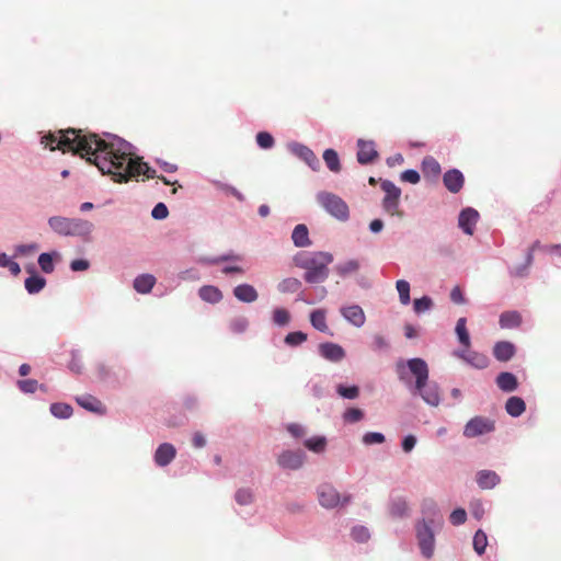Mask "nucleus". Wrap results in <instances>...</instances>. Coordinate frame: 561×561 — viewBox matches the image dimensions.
<instances>
[{
  "label": "nucleus",
  "instance_id": "obj_1",
  "mask_svg": "<svg viewBox=\"0 0 561 561\" xmlns=\"http://www.w3.org/2000/svg\"><path fill=\"white\" fill-rule=\"evenodd\" d=\"M42 144L50 150L72 151L87 161L95 164L104 174H111L118 183L127 182L144 175L146 179L156 178V170L144 162L140 157H133L126 142H106L95 134H83L81 129L68 128L57 134H48L42 138Z\"/></svg>",
  "mask_w": 561,
  "mask_h": 561
},
{
  "label": "nucleus",
  "instance_id": "obj_2",
  "mask_svg": "<svg viewBox=\"0 0 561 561\" xmlns=\"http://www.w3.org/2000/svg\"><path fill=\"white\" fill-rule=\"evenodd\" d=\"M296 265L306 270L305 280L310 284L324 282L329 276V264L333 255L329 252H305L295 257Z\"/></svg>",
  "mask_w": 561,
  "mask_h": 561
},
{
  "label": "nucleus",
  "instance_id": "obj_3",
  "mask_svg": "<svg viewBox=\"0 0 561 561\" xmlns=\"http://www.w3.org/2000/svg\"><path fill=\"white\" fill-rule=\"evenodd\" d=\"M396 373L400 381L409 389L413 386L421 387L430 377L427 363L422 358H411L408 360H398L396 364Z\"/></svg>",
  "mask_w": 561,
  "mask_h": 561
},
{
  "label": "nucleus",
  "instance_id": "obj_4",
  "mask_svg": "<svg viewBox=\"0 0 561 561\" xmlns=\"http://www.w3.org/2000/svg\"><path fill=\"white\" fill-rule=\"evenodd\" d=\"M50 229L65 237H79L84 240L89 239L94 229V225L83 218H68L64 216H53L48 219Z\"/></svg>",
  "mask_w": 561,
  "mask_h": 561
},
{
  "label": "nucleus",
  "instance_id": "obj_5",
  "mask_svg": "<svg viewBox=\"0 0 561 561\" xmlns=\"http://www.w3.org/2000/svg\"><path fill=\"white\" fill-rule=\"evenodd\" d=\"M318 203L334 218L346 221L350 217L347 204L337 195L329 192H320L317 195Z\"/></svg>",
  "mask_w": 561,
  "mask_h": 561
},
{
  "label": "nucleus",
  "instance_id": "obj_6",
  "mask_svg": "<svg viewBox=\"0 0 561 561\" xmlns=\"http://www.w3.org/2000/svg\"><path fill=\"white\" fill-rule=\"evenodd\" d=\"M381 190L385 192L382 198L383 210L390 216L403 217V211L400 209L401 190L389 180L381 182Z\"/></svg>",
  "mask_w": 561,
  "mask_h": 561
},
{
  "label": "nucleus",
  "instance_id": "obj_7",
  "mask_svg": "<svg viewBox=\"0 0 561 561\" xmlns=\"http://www.w3.org/2000/svg\"><path fill=\"white\" fill-rule=\"evenodd\" d=\"M416 537L422 554L430 559L434 554L435 538L430 525L425 522L417 524Z\"/></svg>",
  "mask_w": 561,
  "mask_h": 561
},
{
  "label": "nucleus",
  "instance_id": "obj_8",
  "mask_svg": "<svg viewBox=\"0 0 561 561\" xmlns=\"http://www.w3.org/2000/svg\"><path fill=\"white\" fill-rule=\"evenodd\" d=\"M495 428L494 421L483 416H474L467 422L463 428V435L473 438L493 432Z\"/></svg>",
  "mask_w": 561,
  "mask_h": 561
},
{
  "label": "nucleus",
  "instance_id": "obj_9",
  "mask_svg": "<svg viewBox=\"0 0 561 561\" xmlns=\"http://www.w3.org/2000/svg\"><path fill=\"white\" fill-rule=\"evenodd\" d=\"M410 391L413 396L419 394L428 405L437 407L440 402L438 386L435 382H430L428 379L421 387L413 386Z\"/></svg>",
  "mask_w": 561,
  "mask_h": 561
},
{
  "label": "nucleus",
  "instance_id": "obj_10",
  "mask_svg": "<svg viewBox=\"0 0 561 561\" xmlns=\"http://www.w3.org/2000/svg\"><path fill=\"white\" fill-rule=\"evenodd\" d=\"M319 503L325 508H334L341 503V494L330 484H322L318 489Z\"/></svg>",
  "mask_w": 561,
  "mask_h": 561
},
{
  "label": "nucleus",
  "instance_id": "obj_11",
  "mask_svg": "<svg viewBox=\"0 0 561 561\" xmlns=\"http://www.w3.org/2000/svg\"><path fill=\"white\" fill-rule=\"evenodd\" d=\"M357 161L360 164L373 163L378 158V152L374 141L359 139L357 141Z\"/></svg>",
  "mask_w": 561,
  "mask_h": 561
},
{
  "label": "nucleus",
  "instance_id": "obj_12",
  "mask_svg": "<svg viewBox=\"0 0 561 561\" xmlns=\"http://www.w3.org/2000/svg\"><path fill=\"white\" fill-rule=\"evenodd\" d=\"M340 312L346 321L356 328H360L365 324L366 316L363 308L358 305L342 307Z\"/></svg>",
  "mask_w": 561,
  "mask_h": 561
},
{
  "label": "nucleus",
  "instance_id": "obj_13",
  "mask_svg": "<svg viewBox=\"0 0 561 561\" xmlns=\"http://www.w3.org/2000/svg\"><path fill=\"white\" fill-rule=\"evenodd\" d=\"M304 459V453L286 450L279 455L277 462L284 469L296 470L302 466Z\"/></svg>",
  "mask_w": 561,
  "mask_h": 561
},
{
  "label": "nucleus",
  "instance_id": "obj_14",
  "mask_svg": "<svg viewBox=\"0 0 561 561\" xmlns=\"http://www.w3.org/2000/svg\"><path fill=\"white\" fill-rule=\"evenodd\" d=\"M479 219V213L473 208H466L459 215V227L467 234H472L476 224Z\"/></svg>",
  "mask_w": 561,
  "mask_h": 561
},
{
  "label": "nucleus",
  "instance_id": "obj_15",
  "mask_svg": "<svg viewBox=\"0 0 561 561\" xmlns=\"http://www.w3.org/2000/svg\"><path fill=\"white\" fill-rule=\"evenodd\" d=\"M455 354L477 369H484L489 365V358L484 354L478 352H469L466 348L463 351H458Z\"/></svg>",
  "mask_w": 561,
  "mask_h": 561
},
{
  "label": "nucleus",
  "instance_id": "obj_16",
  "mask_svg": "<svg viewBox=\"0 0 561 561\" xmlns=\"http://www.w3.org/2000/svg\"><path fill=\"white\" fill-rule=\"evenodd\" d=\"M319 352L322 357L335 363L341 362L345 357L343 347L331 342L320 344Z\"/></svg>",
  "mask_w": 561,
  "mask_h": 561
},
{
  "label": "nucleus",
  "instance_id": "obj_17",
  "mask_svg": "<svg viewBox=\"0 0 561 561\" xmlns=\"http://www.w3.org/2000/svg\"><path fill=\"white\" fill-rule=\"evenodd\" d=\"M175 455L176 450L174 446L169 443H163L154 453V461L158 466L164 467L175 458Z\"/></svg>",
  "mask_w": 561,
  "mask_h": 561
},
{
  "label": "nucleus",
  "instance_id": "obj_18",
  "mask_svg": "<svg viewBox=\"0 0 561 561\" xmlns=\"http://www.w3.org/2000/svg\"><path fill=\"white\" fill-rule=\"evenodd\" d=\"M444 185L451 193H458L463 186V175L459 170L453 169L444 174Z\"/></svg>",
  "mask_w": 561,
  "mask_h": 561
},
{
  "label": "nucleus",
  "instance_id": "obj_19",
  "mask_svg": "<svg viewBox=\"0 0 561 561\" xmlns=\"http://www.w3.org/2000/svg\"><path fill=\"white\" fill-rule=\"evenodd\" d=\"M76 402L88 411L99 414L105 413V408L102 402L91 394L79 396L76 398Z\"/></svg>",
  "mask_w": 561,
  "mask_h": 561
},
{
  "label": "nucleus",
  "instance_id": "obj_20",
  "mask_svg": "<svg viewBox=\"0 0 561 561\" xmlns=\"http://www.w3.org/2000/svg\"><path fill=\"white\" fill-rule=\"evenodd\" d=\"M294 152L302 159L312 170H318L320 167V161L314 152L304 145H296L294 147Z\"/></svg>",
  "mask_w": 561,
  "mask_h": 561
},
{
  "label": "nucleus",
  "instance_id": "obj_21",
  "mask_svg": "<svg viewBox=\"0 0 561 561\" xmlns=\"http://www.w3.org/2000/svg\"><path fill=\"white\" fill-rule=\"evenodd\" d=\"M515 354V346L507 341L497 342L493 347V355L500 362L510 360Z\"/></svg>",
  "mask_w": 561,
  "mask_h": 561
},
{
  "label": "nucleus",
  "instance_id": "obj_22",
  "mask_svg": "<svg viewBox=\"0 0 561 561\" xmlns=\"http://www.w3.org/2000/svg\"><path fill=\"white\" fill-rule=\"evenodd\" d=\"M233 295L238 300L248 304L255 301L259 297L256 289L249 284H241L234 287Z\"/></svg>",
  "mask_w": 561,
  "mask_h": 561
},
{
  "label": "nucleus",
  "instance_id": "obj_23",
  "mask_svg": "<svg viewBox=\"0 0 561 561\" xmlns=\"http://www.w3.org/2000/svg\"><path fill=\"white\" fill-rule=\"evenodd\" d=\"M496 385L502 391L512 392L517 389L518 381L514 374L504 371L497 375Z\"/></svg>",
  "mask_w": 561,
  "mask_h": 561
},
{
  "label": "nucleus",
  "instance_id": "obj_24",
  "mask_svg": "<svg viewBox=\"0 0 561 561\" xmlns=\"http://www.w3.org/2000/svg\"><path fill=\"white\" fill-rule=\"evenodd\" d=\"M477 482L481 489H492L500 483V477L495 471L481 470L477 474Z\"/></svg>",
  "mask_w": 561,
  "mask_h": 561
},
{
  "label": "nucleus",
  "instance_id": "obj_25",
  "mask_svg": "<svg viewBox=\"0 0 561 561\" xmlns=\"http://www.w3.org/2000/svg\"><path fill=\"white\" fill-rule=\"evenodd\" d=\"M440 164L435 158L427 156L423 159L422 172L425 178L436 179L440 174Z\"/></svg>",
  "mask_w": 561,
  "mask_h": 561
},
{
  "label": "nucleus",
  "instance_id": "obj_26",
  "mask_svg": "<svg viewBox=\"0 0 561 561\" xmlns=\"http://www.w3.org/2000/svg\"><path fill=\"white\" fill-rule=\"evenodd\" d=\"M156 284V277L151 274H142L135 278L134 288L140 294H148Z\"/></svg>",
  "mask_w": 561,
  "mask_h": 561
},
{
  "label": "nucleus",
  "instance_id": "obj_27",
  "mask_svg": "<svg viewBox=\"0 0 561 561\" xmlns=\"http://www.w3.org/2000/svg\"><path fill=\"white\" fill-rule=\"evenodd\" d=\"M499 322L502 329L518 328L522 323V316L517 311H505L500 316Z\"/></svg>",
  "mask_w": 561,
  "mask_h": 561
},
{
  "label": "nucleus",
  "instance_id": "obj_28",
  "mask_svg": "<svg viewBox=\"0 0 561 561\" xmlns=\"http://www.w3.org/2000/svg\"><path fill=\"white\" fill-rule=\"evenodd\" d=\"M293 242L296 247L304 248L309 245V232L307 226L300 224L297 225L291 234Z\"/></svg>",
  "mask_w": 561,
  "mask_h": 561
},
{
  "label": "nucleus",
  "instance_id": "obj_29",
  "mask_svg": "<svg viewBox=\"0 0 561 561\" xmlns=\"http://www.w3.org/2000/svg\"><path fill=\"white\" fill-rule=\"evenodd\" d=\"M505 410L511 416L517 417L525 412L526 404L522 398L511 397L505 403Z\"/></svg>",
  "mask_w": 561,
  "mask_h": 561
},
{
  "label": "nucleus",
  "instance_id": "obj_30",
  "mask_svg": "<svg viewBox=\"0 0 561 561\" xmlns=\"http://www.w3.org/2000/svg\"><path fill=\"white\" fill-rule=\"evenodd\" d=\"M199 297L207 302L217 304L222 299L221 291L215 286H203L198 291Z\"/></svg>",
  "mask_w": 561,
  "mask_h": 561
},
{
  "label": "nucleus",
  "instance_id": "obj_31",
  "mask_svg": "<svg viewBox=\"0 0 561 561\" xmlns=\"http://www.w3.org/2000/svg\"><path fill=\"white\" fill-rule=\"evenodd\" d=\"M310 322L312 327L320 332H328L327 312L323 309L313 310L310 313Z\"/></svg>",
  "mask_w": 561,
  "mask_h": 561
},
{
  "label": "nucleus",
  "instance_id": "obj_32",
  "mask_svg": "<svg viewBox=\"0 0 561 561\" xmlns=\"http://www.w3.org/2000/svg\"><path fill=\"white\" fill-rule=\"evenodd\" d=\"M25 289L28 294L39 293L46 285V279L38 275H32L25 279Z\"/></svg>",
  "mask_w": 561,
  "mask_h": 561
},
{
  "label": "nucleus",
  "instance_id": "obj_33",
  "mask_svg": "<svg viewBox=\"0 0 561 561\" xmlns=\"http://www.w3.org/2000/svg\"><path fill=\"white\" fill-rule=\"evenodd\" d=\"M323 160L330 171L335 173L341 171L339 154L334 149H327L323 152Z\"/></svg>",
  "mask_w": 561,
  "mask_h": 561
},
{
  "label": "nucleus",
  "instance_id": "obj_34",
  "mask_svg": "<svg viewBox=\"0 0 561 561\" xmlns=\"http://www.w3.org/2000/svg\"><path fill=\"white\" fill-rule=\"evenodd\" d=\"M50 413L58 419H69L72 415V407L68 403H53L50 404Z\"/></svg>",
  "mask_w": 561,
  "mask_h": 561
},
{
  "label": "nucleus",
  "instance_id": "obj_35",
  "mask_svg": "<svg viewBox=\"0 0 561 561\" xmlns=\"http://www.w3.org/2000/svg\"><path fill=\"white\" fill-rule=\"evenodd\" d=\"M466 318H459L456 323V334L458 336L459 342L466 347L470 346V336L468 330L466 328Z\"/></svg>",
  "mask_w": 561,
  "mask_h": 561
},
{
  "label": "nucleus",
  "instance_id": "obj_36",
  "mask_svg": "<svg viewBox=\"0 0 561 561\" xmlns=\"http://www.w3.org/2000/svg\"><path fill=\"white\" fill-rule=\"evenodd\" d=\"M300 287L301 282L295 277L285 278L277 285V289L284 294L296 293L299 290Z\"/></svg>",
  "mask_w": 561,
  "mask_h": 561
},
{
  "label": "nucleus",
  "instance_id": "obj_37",
  "mask_svg": "<svg viewBox=\"0 0 561 561\" xmlns=\"http://www.w3.org/2000/svg\"><path fill=\"white\" fill-rule=\"evenodd\" d=\"M540 241H535L528 249V253H527V256H526V263L523 267H518V268H515V271L513 272V274L515 276H524L525 274V271L533 264V260H534V252L538 249H540Z\"/></svg>",
  "mask_w": 561,
  "mask_h": 561
},
{
  "label": "nucleus",
  "instance_id": "obj_38",
  "mask_svg": "<svg viewBox=\"0 0 561 561\" xmlns=\"http://www.w3.org/2000/svg\"><path fill=\"white\" fill-rule=\"evenodd\" d=\"M359 270V263L356 260H350L335 266L336 273L345 277L348 274H353Z\"/></svg>",
  "mask_w": 561,
  "mask_h": 561
},
{
  "label": "nucleus",
  "instance_id": "obj_39",
  "mask_svg": "<svg viewBox=\"0 0 561 561\" xmlns=\"http://www.w3.org/2000/svg\"><path fill=\"white\" fill-rule=\"evenodd\" d=\"M54 256H59V254L57 252L42 253L38 256V264L41 266V270L44 273L49 274L54 271V263H53Z\"/></svg>",
  "mask_w": 561,
  "mask_h": 561
},
{
  "label": "nucleus",
  "instance_id": "obj_40",
  "mask_svg": "<svg viewBox=\"0 0 561 561\" xmlns=\"http://www.w3.org/2000/svg\"><path fill=\"white\" fill-rule=\"evenodd\" d=\"M486 546H488L486 534L481 529L477 530V533L474 534V537H473L474 551L481 556L482 553H484Z\"/></svg>",
  "mask_w": 561,
  "mask_h": 561
},
{
  "label": "nucleus",
  "instance_id": "obj_41",
  "mask_svg": "<svg viewBox=\"0 0 561 561\" xmlns=\"http://www.w3.org/2000/svg\"><path fill=\"white\" fill-rule=\"evenodd\" d=\"M248 325H249V321L243 316L234 317L229 322L230 330L237 334L243 333L248 329Z\"/></svg>",
  "mask_w": 561,
  "mask_h": 561
},
{
  "label": "nucleus",
  "instance_id": "obj_42",
  "mask_svg": "<svg viewBox=\"0 0 561 561\" xmlns=\"http://www.w3.org/2000/svg\"><path fill=\"white\" fill-rule=\"evenodd\" d=\"M396 287L399 293L400 302L408 305L410 302V284L404 279H399Z\"/></svg>",
  "mask_w": 561,
  "mask_h": 561
},
{
  "label": "nucleus",
  "instance_id": "obj_43",
  "mask_svg": "<svg viewBox=\"0 0 561 561\" xmlns=\"http://www.w3.org/2000/svg\"><path fill=\"white\" fill-rule=\"evenodd\" d=\"M408 512V504L403 499H397L391 502L390 514L394 517H402Z\"/></svg>",
  "mask_w": 561,
  "mask_h": 561
},
{
  "label": "nucleus",
  "instance_id": "obj_44",
  "mask_svg": "<svg viewBox=\"0 0 561 561\" xmlns=\"http://www.w3.org/2000/svg\"><path fill=\"white\" fill-rule=\"evenodd\" d=\"M290 321V313L285 308H276L273 311V322L276 325L284 327Z\"/></svg>",
  "mask_w": 561,
  "mask_h": 561
},
{
  "label": "nucleus",
  "instance_id": "obj_45",
  "mask_svg": "<svg viewBox=\"0 0 561 561\" xmlns=\"http://www.w3.org/2000/svg\"><path fill=\"white\" fill-rule=\"evenodd\" d=\"M327 439L324 437H312L305 442V446L314 453H321L324 450Z\"/></svg>",
  "mask_w": 561,
  "mask_h": 561
},
{
  "label": "nucleus",
  "instance_id": "obj_46",
  "mask_svg": "<svg viewBox=\"0 0 561 561\" xmlns=\"http://www.w3.org/2000/svg\"><path fill=\"white\" fill-rule=\"evenodd\" d=\"M307 341V334L301 331L290 332L285 336V343L289 346H298Z\"/></svg>",
  "mask_w": 561,
  "mask_h": 561
},
{
  "label": "nucleus",
  "instance_id": "obj_47",
  "mask_svg": "<svg viewBox=\"0 0 561 561\" xmlns=\"http://www.w3.org/2000/svg\"><path fill=\"white\" fill-rule=\"evenodd\" d=\"M433 306V300L427 297L423 296L422 298L414 299L413 301V309L416 313H422L427 310H430Z\"/></svg>",
  "mask_w": 561,
  "mask_h": 561
},
{
  "label": "nucleus",
  "instance_id": "obj_48",
  "mask_svg": "<svg viewBox=\"0 0 561 561\" xmlns=\"http://www.w3.org/2000/svg\"><path fill=\"white\" fill-rule=\"evenodd\" d=\"M18 387L24 393H34L38 388H43L35 379L19 380Z\"/></svg>",
  "mask_w": 561,
  "mask_h": 561
},
{
  "label": "nucleus",
  "instance_id": "obj_49",
  "mask_svg": "<svg viewBox=\"0 0 561 561\" xmlns=\"http://www.w3.org/2000/svg\"><path fill=\"white\" fill-rule=\"evenodd\" d=\"M364 417V412L357 408H350L343 413V420L346 423H356Z\"/></svg>",
  "mask_w": 561,
  "mask_h": 561
},
{
  "label": "nucleus",
  "instance_id": "obj_50",
  "mask_svg": "<svg viewBox=\"0 0 561 561\" xmlns=\"http://www.w3.org/2000/svg\"><path fill=\"white\" fill-rule=\"evenodd\" d=\"M336 391L341 397L346 399H356L359 394L357 386L345 387L343 385H339Z\"/></svg>",
  "mask_w": 561,
  "mask_h": 561
},
{
  "label": "nucleus",
  "instance_id": "obj_51",
  "mask_svg": "<svg viewBox=\"0 0 561 561\" xmlns=\"http://www.w3.org/2000/svg\"><path fill=\"white\" fill-rule=\"evenodd\" d=\"M256 142L263 149H270L274 146V138L267 131H260L256 135Z\"/></svg>",
  "mask_w": 561,
  "mask_h": 561
},
{
  "label": "nucleus",
  "instance_id": "obj_52",
  "mask_svg": "<svg viewBox=\"0 0 561 561\" xmlns=\"http://www.w3.org/2000/svg\"><path fill=\"white\" fill-rule=\"evenodd\" d=\"M385 439L383 434L377 432H368L363 436L365 445L382 444Z\"/></svg>",
  "mask_w": 561,
  "mask_h": 561
},
{
  "label": "nucleus",
  "instance_id": "obj_53",
  "mask_svg": "<svg viewBox=\"0 0 561 561\" xmlns=\"http://www.w3.org/2000/svg\"><path fill=\"white\" fill-rule=\"evenodd\" d=\"M252 500H253V494L248 489H240L236 493V501L240 505H248L252 502Z\"/></svg>",
  "mask_w": 561,
  "mask_h": 561
},
{
  "label": "nucleus",
  "instance_id": "obj_54",
  "mask_svg": "<svg viewBox=\"0 0 561 561\" xmlns=\"http://www.w3.org/2000/svg\"><path fill=\"white\" fill-rule=\"evenodd\" d=\"M450 523L455 526L461 525L467 519V513L463 508H457L449 516Z\"/></svg>",
  "mask_w": 561,
  "mask_h": 561
},
{
  "label": "nucleus",
  "instance_id": "obj_55",
  "mask_svg": "<svg viewBox=\"0 0 561 561\" xmlns=\"http://www.w3.org/2000/svg\"><path fill=\"white\" fill-rule=\"evenodd\" d=\"M352 537L356 541L364 542V541L368 540V538H369L368 529L364 526L355 527L352 530Z\"/></svg>",
  "mask_w": 561,
  "mask_h": 561
},
{
  "label": "nucleus",
  "instance_id": "obj_56",
  "mask_svg": "<svg viewBox=\"0 0 561 561\" xmlns=\"http://www.w3.org/2000/svg\"><path fill=\"white\" fill-rule=\"evenodd\" d=\"M400 179L403 182L416 184L420 182V174L415 170H405L401 173Z\"/></svg>",
  "mask_w": 561,
  "mask_h": 561
},
{
  "label": "nucleus",
  "instance_id": "obj_57",
  "mask_svg": "<svg viewBox=\"0 0 561 561\" xmlns=\"http://www.w3.org/2000/svg\"><path fill=\"white\" fill-rule=\"evenodd\" d=\"M169 215V210H168V207L163 204V203H158L152 211H151V216L154 218V219H164L167 218Z\"/></svg>",
  "mask_w": 561,
  "mask_h": 561
},
{
  "label": "nucleus",
  "instance_id": "obj_58",
  "mask_svg": "<svg viewBox=\"0 0 561 561\" xmlns=\"http://www.w3.org/2000/svg\"><path fill=\"white\" fill-rule=\"evenodd\" d=\"M89 266H90L89 261L83 260V259L73 260V261L70 263V268H71L73 272L87 271V270L89 268Z\"/></svg>",
  "mask_w": 561,
  "mask_h": 561
},
{
  "label": "nucleus",
  "instance_id": "obj_59",
  "mask_svg": "<svg viewBox=\"0 0 561 561\" xmlns=\"http://www.w3.org/2000/svg\"><path fill=\"white\" fill-rule=\"evenodd\" d=\"M416 444V438L413 435H408L402 442V449L405 453H410Z\"/></svg>",
  "mask_w": 561,
  "mask_h": 561
},
{
  "label": "nucleus",
  "instance_id": "obj_60",
  "mask_svg": "<svg viewBox=\"0 0 561 561\" xmlns=\"http://www.w3.org/2000/svg\"><path fill=\"white\" fill-rule=\"evenodd\" d=\"M37 250V244H21L16 247V253L20 255H26Z\"/></svg>",
  "mask_w": 561,
  "mask_h": 561
},
{
  "label": "nucleus",
  "instance_id": "obj_61",
  "mask_svg": "<svg viewBox=\"0 0 561 561\" xmlns=\"http://www.w3.org/2000/svg\"><path fill=\"white\" fill-rule=\"evenodd\" d=\"M450 299L455 302V304H463L465 302V297H463V294L461 291V289L456 286L451 289L450 291Z\"/></svg>",
  "mask_w": 561,
  "mask_h": 561
},
{
  "label": "nucleus",
  "instance_id": "obj_62",
  "mask_svg": "<svg viewBox=\"0 0 561 561\" xmlns=\"http://www.w3.org/2000/svg\"><path fill=\"white\" fill-rule=\"evenodd\" d=\"M373 346L375 350H383V348H387L388 347V343L386 341V339L382 336V335H375L374 336V340H373Z\"/></svg>",
  "mask_w": 561,
  "mask_h": 561
},
{
  "label": "nucleus",
  "instance_id": "obj_63",
  "mask_svg": "<svg viewBox=\"0 0 561 561\" xmlns=\"http://www.w3.org/2000/svg\"><path fill=\"white\" fill-rule=\"evenodd\" d=\"M3 267L9 268V271L11 272V274H12V275H14V276H18V275L21 273V267H20V265H19L16 262H14V261L10 260L9 257L7 259V261H5L4 265H3Z\"/></svg>",
  "mask_w": 561,
  "mask_h": 561
},
{
  "label": "nucleus",
  "instance_id": "obj_64",
  "mask_svg": "<svg viewBox=\"0 0 561 561\" xmlns=\"http://www.w3.org/2000/svg\"><path fill=\"white\" fill-rule=\"evenodd\" d=\"M287 431L295 437H300L305 433L302 426L299 424H289Z\"/></svg>",
  "mask_w": 561,
  "mask_h": 561
}]
</instances>
